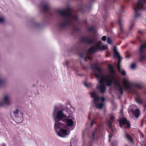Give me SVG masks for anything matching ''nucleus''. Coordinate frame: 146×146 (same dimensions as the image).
Instances as JSON below:
<instances>
[{"label": "nucleus", "mask_w": 146, "mask_h": 146, "mask_svg": "<svg viewBox=\"0 0 146 146\" xmlns=\"http://www.w3.org/2000/svg\"><path fill=\"white\" fill-rule=\"evenodd\" d=\"M131 86H133L135 87L138 88L140 89L142 88V86L140 84H131Z\"/></svg>", "instance_id": "obj_30"}, {"label": "nucleus", "mask_w": 146, "mask_h": 146, "mask_svg": "<svg viewBox=\"0 0 146 146\" xmlns=\"http://www.w3.org/2000/svg\"><path fill=\"white\" fill-rule=\"evenodd\" d=\"M19 111L17 109H16L15 111H13V113L15 115H16L18 113Z\"/></svg>", "instance_id": "obj_43"}, {"label": "nucleus", "mask_w": 146, "mask_h": 146, "mask_svg": "<svg viewBox=\"0 0 146 146\" xmlns=\"http://www.w3.org/2000/svg\"><path fill=\"white\" fill-rule=\"evenodd\" d=\"M63 110H58L56 113L54 128L55 130L56 131H57V128H60L62 126V123L60 122L59 121L62 120L64 118H65L66 116V115L63 112Z\"/></svg>", "instance_id": "obj_3"}, {"label": "nucleus", "mask_w": 146, "mask_h": 146, "mask_svg": "<svg viewBox=\"0 0 146 146\" xmlns=\"http://www.w3.org/2000/svg\"><path fill=\"white\" fill-rule=\"evenodd\" d=\"M111 73V76H112V75H113V74L115 73V71L113 69H112L111 70H110Z\"/></svg>", "instance_id": "obj_40"}, {"label": "nucleus", "mask_w": 146, "mask_h": 146, "mask_svg": "<svg viewBox=\"0 0 146 146\" xmlns=\"http://www.w3.org/2000/svg\"><path fill=\"white\" fill-rule=\"evenodd\" d=\"M91 5L90 3H89L87 4L86 6L84 7H80L79 8V11L82 13H84L90 10L91 9Z\"/></svg>", "instance_id": "obj_12"}, {"label": "nucleus", "mask_w": 146, "mask_h": 146, "mask_svg": "<svg viewBox=\"0 0 146 146\" xmlns=\"http://www.w3.org/2000/svg\"><path fill=\"white\" fill-rule=\"evenodd\" d=\"M101 44V41H99L96 45V47L98 48V50H107L108 48L107 46L104 45L102 46Z\"/></svg>", "instance_id": "obj_16"}, {"label": "nucleus", "mask_w": 146, "mask_h": 146, "mask_svg": "<svg viewBox=\"0 0 146 146\" xmlns=\"http://www.w3.org/2000/svg\"><path fill=\"white\" fill-rule=\"evenodd\" d=\"M131 26L129 28V30H131L132 29L133 27V25H134V21L133 20L131 21Z\"/></svg>", "instance_id": "obj_35"}, {"label": "nucleus", "mask_w": 146, "mask_h": 146, "mask_svg": "<svg viewBox=\"0 0 146 146\" xmlns=\"http://www.w3.org/2000/svg\"><path fill=\"white\" fill-rule=\"evenodd\" d=\"M135 99L137 103L141 104H142V101L139 96H137L135 97Z\"/></svg>", "instance_id": "obj_25"}, {"label": "nucleus", "mask_w": 146, "mask_h": 146, "mask_svg": "<svg viewBox=\"0 0 146 146\" xmlns=\"http://www.w3.org/2000/svg\"><path fill=\"white\" fill-rule=\"evenodd\" d=\"M71 9L70 7H67L62 11L59 10L58 13L60 15L63 17V20H61L58 23L59 28L62 29L68 26H72L73 29L75 31H78L80 29L78 26L74 25V20L78 24L79 20L76 15H72L70 13Z\"/></svg>", "instance_id": "obj_1"}, {"label": "nucleus", "mask_w": 146, "mask_h": 146, "mask_svg": "<svg viewBox=\"0 0 146 146\" xmlns=\"http://www.w3.org/2000/svg\"><path fill=\"white\" fill-rule=\"evenodd\" d=\"M88 60H91V58L90 56H87L86 58H85L84 59V60L86 61H87Z\"/></svg>", "instance_id": "obj_42"}, {"label": "nucleus", "mask_w": 146, "mask_h": 146, "mask_svg": "<svg viewBox=\"0 0 146 146\" xmlns=\"http://www.w3.org/2000/svg\"><path fill=\"white\" fill-rule=\"evenodd\" d=\"M96 40L94 38H90L87 37H82L80 38V40L82 43L90 44H93Z\"/></svg>", "instance_id": "obj_8"}, {"label": "nucleus", "mask_w": 146, "mask_h": 146, "mask_svg": "<svg viewBox=\"0 0 146 146\" xmlns=\"http://www.w3.org/2000/svg\"><path fill=\"white\" fill-rule=\"evenodd\" d=\"M121 60L120 59H119L118 62V63L117 65V68L118 70V71L120 73L121 72V66H120V63Z\"/></svg>", "instance_id": "obj_29"}, {"label": "nucleus", "mask_w": 146, "mask_h": 146, "mask_svg": "<svg viewBox=\"0 0 146 146\" xmlns=\"http://www.w3.org/2000/svg\"><path fill=\"white\" fill-rule=\"evenodd\" d=\"M84 55V53H79V56L81 58H83Z\"/></svg>", "instance_id": "obj_41"}, {"label": "nucleus", "mask_w": 146, "mask_h": 146, "mask_svg": "<svg viewBox=\"0 0 146 146\" xmlns=\"http://www.w3.org/2000/svg\"><path fill=\"white\" fill-rule=\"evenodd\" d=\"M16 120L17 121V123H20L22 121V115H21L20 117H16Z\"/></svg>", "instance_id": "obj_26"}, {"label": "nucleus", "mask_w": 146, "mask_h": 146, "mask_svg": "<svg viewBox=\"0 0 146 146\" xmlns=\"http://www.w3.org/2000/svg\"><path fill=\"white\" fill-rule=\"evenodd\" d=\"M133 114L135 117H138L139 115L140 111L139 109H136L133 112Z\"/></svg>", "instance_id": "obj_24"}, {"label": "nucleus", "mask_w": 146, "mask_h": 146, "mask_svg": "<svg viewBox=\"0 0 146 146\" xmlns=\"http://www.w3.org/2000/svg\"><path fill=\"white\" fill-rule=\"evenodd\" d=\"M88 31L92 32L94 30V28L93 27H89L88 28Z\"/></svg>", "instance_id": "obj_34"}, {"label": "nucleus", "mask_w": 146, "mask_h": 146, "mask_svg": "<svg viewBox=\"0 0 146 146\" xmlns=\"http://www.w3.org/2000/svg\"><path fill=\"white\" fill-rule=\"evenodd\" d=\"M126 137L130 141H132V137L129 134H126L125 135Z\"/></svg>", "instance_id": "obj_31"}, {"label": "nucleus", "mask_w": 146, "mask_h": 146, "mask_svg": "<svg viewBox=\"0 0 146 146\" xmlns=\"http://www.w3.org/2000/svg\"><path fill=\"white\" fill-rule=\"evenodd\" d=\"M113 23V22H111V28H113V26L112 25V24Z\"/></svg>", "instance_id": "obj_53"}, {"label": "nucleus", "mask_w": 146, "mask_h": 146, "mask_svg": "<svg viewBox=\"0 0 146 146\" xmlns=\"http://www.w3.org/2000/svg\"><path fill=\"white\" fill-rule=\"evenodd\" d=\"M3 146H5V143H3Z\"/></svg>", "instance_id": "obj_56"}, {"label": "nucleus", "mask_w": 146, "mask_h": 146, "mask_svg": "<svg viewBox=\"0 0 146 146\" xmlns=\"http://www.w3.org/2000/svg\"><path fill=\"white\" fill-rule=\"evenodd\" d=\"M5 84V80H4L0 79V86H3Z\"/></svg>", "instance_id": "obj_32"}, {"label": "nucleus", "mask_w": 146, "mask_h": 146, "mask_svg": "<svg viewBox=\"0 0 146 146\" xmlns=\"http://www.w3.org/2000/svg\"><path fill=\"white\" fill-rule=\"evenodd\" d=\"M10 104V101L9 97L7 96H5L3 101L0 102V106H3L5 104L9 105Z\"/></svg>", "instance_id": "obj_13"}, {"label": "nucleus", "mask_w": 146, "mask_h": 146, "mask_svg": "<svg viewBox=\"0 0 146 146\" xmlns=\"http://www.w3.org/2000/svg\"><path fill=\"white\" fill-rule=\"evenodd\" d=\"M110 136H111V135L110 134L109 135V136H110Z\"/></svg>", "instance_id": "obj_58"}, {"label": "nucleus", "mask_w": 146, "mask_h": 146, "mask_svg": "<svg viewBox=\"0 0 146 146\" xmlns=\"http://www.w3.org/2000/svg\"><path fill=\"white\" fill-rule=\"evenodd\" d=\"M133 9L135 11V18L141 16L142 10H146V0H138L136 4H133Z\"/></svg>", "instance_id": "obj_2"}, {"label": "nucleus", "mask_w": 146, "mask_h": 146, "mask_svg": "<svg viewBox=\"0 0 146 146\" xmlns=\"http://www.w3.org/2000/svg\"><path fill=\"white\" fill-rule=\"evenodd\" d=\"M127 0V2H129L130 1V0Z\"/></svg>", "instance_id": "obj_57"}, {"label": "nucleus", "mask_w": 146, "mask_h": 146, "mask_svg": "<svg viewBox=\"0 0 146 146\" xmlns=\"http://www.w3.org/2000/svg\"><path fill=\"white\" fill-rule=\"evenodd\" d=\"M84 85H85V86H86V87H88V84L86 83V82H84Z\"/></svg>", "instance_id": "obj_50"}, {"label": "nucleus", "mask_w": 146, "mask_h": 146, "mask_svg": "<svg viewBox=\"0 0 146 146\" xmlns=\"http://www.w3.org/2000/svg\"><path fill=\"white\" fill-rule=\"evenodd\" d=\"M110 119L111 121H113L114 119V117L113 116H111L110 117Z\"/></svg>", "instance_id": "obj_48"}, {"label": "nucleus", "mask_w": 146, "mask_h": 146, "mask_svg": "<svg viewBox=\"0 0 146 146\" xmlns=\"http://www.w3.org/2000/svg\"><path fill=\"white\" fill-rule=\"evenodd\" d=\"M133 44H134V42H133Z\"/></svg>", "instance_id": "obj_59"}, {"label": "nucleus", "mask_w": 146, "mask_h": 146, "mask_svg": "<svg viewBox=\"0 0 146 146\" xmlns=\"http://www.w3.org/2000/svg\"><path fill=\"white\" fill-rule=\"evenodd\" d=\"M87 146H92L91 143H89Z\"/></svg>", "instance_id": "obj_54"}, {"label": "nucleus", "mask_w": 146, "mask_h": 146, "mask_svg": "<svg viewBox=\"0 0 146 146\" xmlns=\"http://www.w3.org/2000/svg\"><path fill=\"white\" fill-rule=\"evenodd\" d=\"M106 37L105 36H103L102 37V40L103 41H105L106 40Z\"/></svg>", "instance_id": "obj_45"}, {"label": "nucleus", "mask_w": 146, "mask_h": 146, "mask_svg": "<svg viewBox=\"0 0 146 146\" xmlns=\"http://www.w3.org/2000/svg\"><path fill=\"white\" fill-rule=\"evenodd\" d=\"M94 74L97 78H100V80L99 81V82L100 85H104V83L106 82V77L103 74H101L99 75L96 72H95Z\"/></svg>", "instance_id": "obj_10"}, {"label": "nucleus", "mask_w": 146, "mask_h": 146, "mask_svg": "<svg viewBox=\"0 0 146 146\" xmlns=\"http://www.w3.org/2000/svg\"><path fill=\"white\" fill-rule=\"evenodd\" d=\"M114 79H116L114 76L113 75H112L111 78L110 79L109 78H108L107 79H106V84L108 86H111L112 84H114L113 82Z\"/></svg>", "instance_id": "obj_14"}, {"label": "nucleus", "mask_w": 146, "mask_h": 146, "mask_svg": "<svg viewBox=\"0 0 146 146\" xmlns=\"http://www.w3.org/2000/svg\"><path fill=\"white\" fill-rule=\"evenodd\" d=\"M112 146H116L115 145H114L113 144V143H112Z\"/></svg>", "instance_id": "obj_55"}, {"label": "nucleus", "mask_w": 146, "mask_h": 146, "mask_svg": "<svg viewBox=\"0 0 146 146\" xmlns=\"http://www.w3.org/2000/svg\"><path fill=\"white\" fill-rule=\"evenodd\" d=\"M66 125L67 127H70L72 126L74 124L73 120L72 119L68 118L65 119Z\"/></svg>", "instance_id": "obj_20"}, {"label": "nucleus", "mask_w": 146, "mask_h": 146, "mask_svg": "<svg viewBox=\"0 0 146 146\" xmlns=\"http://www.w3.org/2000/svg\"><path fill=\"white\" fill-rule=\"evenodd\" d=\"M4 22V19L2 17H0V23H2Z\"/></svg>", "instance_id": "obj_49"}, {"label": "nucleus", "mask_w": 146, "mask_h": 146, "mask_svg": "<svg viewBox=\"0 0 146 146\" xmlns=\"http://www.w3.org/2000/svg\"><path fill=\"white\" fill-rule=\"evenodd\" d=\"M98 89L100 90V92L102 93H104L105 92L106 87L104 85H100L97 87Z\"/></svg>", "instance_id": "obj_21"}, {"label": "nucleus", "mask_w": 146, "mask_h": 146, "mask_svg": "<svg viewBox=\"0 0 146 146\" xmlns=\"http://www.w3.org/2000/svg\"><path fill=\"white\" fill-rule=\"evenodd\" d=\"M118 121L119 122V125L120 127H121L123 125H126L124 126L125 128L127 129L130 128V123L126 118H122L121 119H120Z\"/></svg>", "instance_id": "obj_7"}, {"label": "nucleus", "mask_w": 146, "mask_h": 146, "mask_svg": "<svg viewBox=\"0 0 146 146\" xmlns=\"http://www.w3.org/2000/svg\"><path fill=\"white\" fill-rule=\"evenodd\" d=\"M106 2L104 6V13H103V18L104 20H105L108 17V14L107 10L109 7H110V5H112V4L116 1V0H105Z\"/></svg>", "instance_id": "obj_4"}, {"label": "nucleus", "mask_w": 146, "mask_h": 146, "mask_svg": "<svg viewBox=\"0 0 146 146\" xmlns=\"http://www.w3.org/2000/svg\"><path fill=\"white\" fill-rule=\"evenodd\" d=\"M70 146H76V143H75L73 141H71L70 142Z\"/></svg>", "instance_id": "obj_38"}, {"label": "nucleus", "mask_w": 146, "mask_h": 146, "mask_svg": "<svg viewBox=\"0 0 146 146\" xmlns=\"http://www.w3.org/2000/svg\"><path fill=\"white\" fill-rule=\"evenodd\" d=\"M108 69H109L110 70L113 69V66L112 65H109L108 66Z\"/></svg>", "instance_id": "obj_44"}, {"label": "nucleus", "mask_w": 146, "mask_h": 146, "mask_svg": "<svg viewBox=\"0 0 146 146\" xmlns=\"http://www.w3.org/2000/svg\"><path fill=\"white\" fill-rule=\"evenodd\" d=\"M108 124H109V126L110 127L112 125V123L111 121H108Z\"/></svg>", "instance_id": "obj_46"}, {"label": "nucleus", "mask_w": 146, "mask_h": 146, "mask_svg": "<svg viewBox=\"0 0 146 146\" xmlns=\"http://www.w3.org/2000/svg\"><path fill=\"white\" fill-rule=\"evenodd\" d=\"M98 102H95L94 101V104L96 105V108L98 109H101L104 106L103 103H101L100 104H97Z\"/></svg>", "instance_id": "obj_22"}, {"label": "nucleus", "mask_w": 146, "mask_h": 146, "mask_svg": "<svg viewBox=\"0 0 146 146\" xmlns=\"http://www.w3.org/2000/svg\"><path fill=\"white\" fill-rule=\"evenodd\" d=\"M138 33H139L142 34H143V32L141 31H138Z\"/></svg>", "instance_id": "obj_52"}, {"label": "nucleus", "mask_w": 146, "mask_h": 146, "mask_svg": "<svg viewBox=\"0 0 146 146\" xmlns=\"http://www.w3.org/2000/svg\"><path fill=\"white\" fill-rule=\"evenodd\" d=\"M123 82L125 86V89L129 90H132L131 85H129V82L128 80L125 79H124L123 80Z\"/></svg>", "instance_id": "obj_15"}, {"label": "nucleus", "mask_w": 146, "mask_h": 146, "mask_svg": "<svg viewBox=\"0 0 146 146\" xmlns=\"http://www.w3.org/2000/svg\"><path fill=\"white\" fill-rule=\"evenodd\" d=\"M107 42L108 43L111 44L112 43L110 37H108L107 38Z\"/></svg>", "instance_id": "obj_36"}, {"label": "nucleus", "mask_w": 146, "mask_h": 146, "mask_svg": "<svg viewBox=\"0 0 146 146\" xmlns=\"http://www.w3.org/2000/svg\"><path fill=\"white\" fill-rule=\"evenodd\" d=\"M98 50V49L96 47H96L92 46L88 50V52L90 54H92L96 52Z\"/></svg>", "instance_id": "obj_19"}, {"label": "nucleus", "mask_w": 146, "mask_h": 146, "mask_svg": "<svg viewBox=\"0 0 146 146\" xmlns=\"http://www.w3.org/2000/svg\"><path fill=\"white\" fill-rule=\"evenodd\" d=\"M98 64V63H94L93 64H91L90 66L92 69L96 70L98 67L97 65Z\"/></svg>", "instance_id": "obj_27"}, {"label": "nucleus", "mask_w": 146, "mask_h": 146, "mask_svg": "<svg viewBox=\"0 0 146 146\" xmlns=\"http://www.w3.org/2000/svg\"><path fill=\"white\" fill-rule=\"evenodd\" d=\"M124 8V6H121L120 13H119L118 15V24L119 26V30L120 31V32L119 33V34H121L123 33V24L122 23V21H121V13L124 12L123 9Z\"/></svg>", "instance_id": "obj_5"}, {"label": "nucleus", "mask_w": 146, "mask_h": 146, "mask_svg": "<svg viewBox=\"0 0 146 146\" xmlns=\"http://www.w3.org/2000/svg\"><path fill=\"white\" fill-rule=\"evenodd\" d=\"M97 131L96 128H95L94 130L93 131L92 133V136L91 137V139L93 140H94L95 139V135Z\"/></svg>", "instance_id": "obj_28"}, {"label": "nucleus", "mask_w": 146, "mask_h": 146, "mask_svg": "<svg viewBox=\"0 0 146 146\" xmlns=\"http://www.w3.org/2000/svg\"><path fill=\"white\" fill-rule=\"evenodd\" d=\"M96 70L98 71L99 73L98 74L99 75H100L101 74H102L101 72V69L100 68L97 67Z\"/></svg>", "instance_id": "obj_33"}, {"label": "nucleus", "mask_w": 146, "mask_h": 146, "mask_svg": "<svg viewBox=\"0 0 146 146\" xmlns=\"http://www.w3.org/2000/svg\"><path fill=\"white\" fill-rule=\"evenodd\" d=\"M96 123V122L93 119L92 120L91 124H90V126L91 127H92L93 125L94 124Z\"/></svg>", "instance_id": "obj_37"}, {"label": "nucleus", "mask_w": 146, "mask_h": 146, "mask_svg": "<svg viewBox=\"0 0 146 146\" xmlns=\"http://www.w3.org/2000/svg\"><path fill=\"white\" fill-rule=\"evenodd\" d=\"M137 40L139 42H142V41L141 40V39H140V38H139V37H137Z\"/></svg>", "instance_id": "obj_51"}, {"label": "nucleus", "mask_w": 146, "mask_h": 146, "mask_svg": "<svg viewBox=\"0 0 146 146\" xmlns=\"http://www.w3.org/2000/svg\"><path fill=\"white\" fill-rule=\"evenodd\" d=\"M136 66L135 64L134 63L132 64L131 65V67L132 69H134Z\"/></svg>", "instance_id": "obj_39"}, {"label": "nucleus", "mask_w": 146, "mask_h": 146, "mask_svg": "<svg viewBox=\"0 0 146 146\" xmlns=\"http://www.w3.org/2000/svg\"><path fill=\"white\" fill-rule=\"evenodd\" d=\"M113 51L114 56L119 58H120V56L119 53L118 52L115 46L114 47L113 49Z\"/></svg>", "instance_id": "obj_23"}, {"label": "nucleus", "mask_w": 146, "mask_h": 146, "mask_svg": "<svg viewBox=\"0 0 146 146\" xmlns=\"http://www.w3.org/2000/svg\"><path fill=\"white\" fill-rule=\"evenodd\" d=\"M121 74L123 76H124L126 74V72L125 70H123L121 72Z\"/></svg>", "instance_id": "obj_47"}, {"label": "nucleus", "mask_w": 146, "mask_h": 146, "mask_svg": "<svg viewBox=\"0 0 146 146\" xmlns=\"http://www.w3.org/2000/svg\"><path fill=\"white\" fill-rule=\"evenodd\" d=\"M92 98H94V101L95 102H98L99 100H101L102 102H104L105 101L104 98L102 97H100L97 94L94 92L90 93Z\"/></svg>", "instance_id": "obj_11"}, {"label": "nucleus", "mask_w": 146, "mask_h": 146, "mask_svg": "<svg viewBox=\"0 0 146 146\" xmlns=\"http://www.w3.org/2000/svg\"><path fill=\"white\" fill-rule=\"evenodd\" d=\"M146 50V42L145 44L142 43L139 49V61L141 62L145 58L144 53Z\"/></svg>", "instance_id": "obj_6"}, {"label": "nucleus", "mask_w": 146, "mask_h": 146, "mask_svg": "<svg viewBox=\"0 0 146 146\" xmlns=\"http://www.w3.org/2000/svg\"><path fill=\"white\" fill-rule=\"evenodd\" d=\"M41 6L43 9V11L44 13H49L50 11L49 7L47 4L42 5Z\"/></svg>", "instance_id": "obj_18"}, {"label": "nucleus", "mask_w": 146, "mask_h": 146, "mask_svg": "<svg viewBox=\"0 0 146 146\" xmlns=\"http://www.w3.org/2000/svg\"><path fill=\"white\" fill-rule=\"evenodd\" d=\"M64 126V125L62 124V126L60 128L57 129V131H56L58 135L62 137H64L68 135L67 133V131L66 129H62L61 128Z\"/></svg>", "instance_id": "obj_9"}, {"label": "nucleus", "mask_w": 146, "mask_h": 146, "mask_svg": "<svg viewBox=\"0 0 146 146\" xmlns=\"http://www.w3.org/2000/svg\"><path fill=\"white\" fill-rule=\"evenodd\" d=\"M114 84L118 86L119 88V90L120 94H122L123 93V88L120 85L119 82L117 79H114Z\"/></svg>", "instance_id": "obj_17"}]
</instances>
